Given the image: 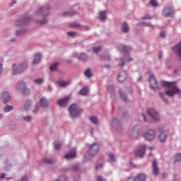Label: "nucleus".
I'll return each mask as SVG.
<instances>
[{
  "instance_id": "nucleus-1",
  "label": "nucleus",
  "mask_w": 181,
  "mask_h": 181,
  "mask_svg": "<svg viewBox=\"0 0 181 181\" xmlns=\"http://www.w3.org/2000/svg\"><path fill=\"white\" fill-rule=\"evenodd\" d=\"M162 84L164 87L168 88V90H165V94L169 97H173L175 94H179L180 93V89L176 86V83L175 82L163 81Z\"/></svg>"
},
{
  "instance_id": "nucleus-2",
  "label": "nucleus",
  "mask_w": 181,
  "mask_h": 181,
  "mask_svg": "<svg viewBox=\"0 0 181 181\" xmlns=\"http://www.w3.org/2000/svg\"><path fill=\"white\" fill-rule=\"evenodd\" d=\"M28 69V64L26 62H22L18 65L13 64L11 66V74H21L26 71Z\"/></svg>"
},
{
  "instance_id": "nucleus-3",
  "label": "nucleus",
  "mask_w": 181,
  "mask_h": 181,
  "mask_svg": "<svg viewBox=\"0 0 181 181\" xmlns=\"http://www.w3.org/2000/svg\"><path fill=\"white\" fill-rule=\"evenodd\" d=\"M98 151H100V145L97 143H94L93 145L90 146L88 155V156H94V155L98 153Z\"/></svg>"
},
{
  "instance_id": "nucleus-4",
  "label": "nucleus",
  "mask_w": 181,
  "mask_h": 181,
  "mask_svg": "<svg viewBox=\"0 0 181 181\" xmlns=\"http://www.w3.org/2000/svg\"><path fill=\"white\" fill-rule=\"evenodd\" d=\"M81 110L78 109L77 105H71L69 107V112L73 118L78 117L81 114Z\"/></svg>"
},
{
  "instance_id": "nucleus-5",
  "label": "nucleus",
  "mask_w": 181,
  "mask_h": 181,
  "mask_svg": "<svg viewBox=\"0 0 181 181\" xmlns=\"http://www.w3.org/2000/svg\"><path fill=\"white\" fill-rule=\"evenodd\" d=\"M16 88L17 90H21L23 93L24 95H29L30 93V90L26 88V83L25 82H19L16 86Z\"/></svg>"
},
{
  "instance_id": "nucleus-6",
  "label": "nucleus",
  "mask_w": 181,
  "mask_h": 181,
  "mask_svg": "<svg viewBox=\"0 0 181 181\" xmlns=\"http://www.w3.org/2000/svg\"><path fill=\"white\" fill-rule=\"evenodd\" d=\"M147 113L150 117H151V118H153V119H155V121H159V115L158 114V112H156V110L154 109H148Z\"/></svg>"
},
{
  "instance_id": "nucleus-7",
  "label": "nucleus",
  "mask_w": 181,
  "mask_h": 181,
  "mask_svg": "<svg viewBox=\"0 0 181 181\" xmlns=\"http://www.w3.org/2000/svg\"><path fill=\"white\" fill-rule=\"evenodd\" d=\"M150 86L153 90H158V81L153 75H151L149 78Z\"/></svg>"
},
{
  "instance_id": "nucleus-8",
  "label": "nucleus",
  "mask_w": 181,
  "mask_h": 181,
  "mask_svg": "<svg viewBox=\"0 0 181 181\" xmlns=\"http://www.w3.org/2000/svg\"><path fill=\"white\" fill-rule=\"evenodd\" d=\"M155 130H149L147 133L144 134V138L147 141H152L155 138Z\"/></svg>"
},
{
  "instance_id": "nucleus-9",
  "label": "nucleus",
  "mask_w": 181,
  "mask_h": 181,
  "mask_svg": "<svg viewBox=\"0 0 181 181\" xmlns=\"http://www.w3.org/2000/svg\"><path fill=\"white\" fill-rule=\"evenodd\" d=\"M1 100L2 103L6 104V103L11 100V95H9V93L8 92H4L1 93Z\"/></svg>"
},
{
  "instance_id": "nucleus-10",
  "label": "nucleus",
  "mask_w": 181,
  "mask_h": 181,
  "mask_svg": "<svg viewBox=\"0 0 181 181\" xmlns=\"http://www.w3.org/2000/svg\"><path fill=\"white\" fill-rule=\"evenodd\" d=\"M173 50L181 59V41L175 47H173Z\"/></svg>"
},
{
  "instance_id": "nucleus-11",
  "label": "nucleus",
  "mask_w": 181,
  "mask_h": 181,
  "mask_svg": "<svg viewBox=\"0 0 181 181\" xmlns=\"http://www.w3.org/2000/svg\"><path fill=\"white\" fill-rule=\"evenodd\" d=\"M145 149H146V147L145 146H142L141 148L139 149L135 153V156L136 158H144V156L145 155Z\"/></svg>"
},
{
  "instance_id": "nucleus-12",
  "label": "nucleus",
  "mask_w": 181,
  "mask_h": 181,
  "mask_svg": "<svg viewBox=\"0 0 181 181\" xmlns=\"http://www.w3.org/2000/svg\"><path fill=\"white\" fill-rule=\"evenodd\" d=\"M30 21V17H26L23 20L16 21V25H17V26H24V25L29 23Z\"/></svg>"
},
{
  "instance_id": "nucleus-13",
  "label": "nucleus",
  "mask_w": 181,
  "mask_h": 181,
  "mask_svg": "<svg viewBox=\"0 0 181 181\" xmlns=\"http://www.w3.org/2000/svg\"><path fill=\"white\" fill-rule=\"evenodd\" d=\"M127 78H128V74L125 71H122L118 75V81L119 83H124Z\"/></svg>"
},
{
  "instance_id": "nucleus-14",
  "label": "nucleus",
  "mask_w": 181,
  "mask_h": 181,
  "mask_svg": "<svg viewBox=\"0 0 181 181\" xmlns=\"http://www.w3.org/2000/svg\"><path fill=\"white\" fill-rule=\"evenodd\" d=\"M69 100H70L69 96L64 98L58 100V104H59V105H60V107H66V105H67V104H69Z\"/></svg>"
},
{
  "instance_id": "nucleus-15",
  "label": "nucleus",
  "mask_w": 181,
  "mask_h": 181,
  "mask_svg": "<svg viewBox=\"0 0 181 181\" xmlns=\"http://www.w3.org/2000/svg\"><path fill=\"white\" fill-rule=\"evenodd\" d=\"M47 13H49V8L47 7H41L37 11V15L40 14V15H43L44 16H46Z\"/></svg>"
},
{
  "instance_id": "nucleus-16",
  "label": "nucleus",
  "mask_w": 181,
  "mask_h": 181,
  "mask_svg": "<svg viewBox=\"0 0 181 181\" xmlns=\"http://www.w3.org/2000/svg\"><path fill=\"white\" fill-rule=\"evenodd\" d=\"M153 173L156 176H158L159 173V168H158V161L156 160H155L153 162Z\"/></svg>"
},
{
  "instance_id": "nucleus-17",
  "label": "nucleus",
  "mask_w": 181,
  "mask_h": 181,
  "mask_svg": "<svg viewBox=\"0 0 181 181\" xmlns=\"http://www.w3.org/2000/svg\"><path fill=\"white\" fill-rule=\"evenodd\" d=\"M71 83V81H58L57 82V86L59 87H67L69 84Z\"/></svg>"
},
{
  "instance_id": "nucleus-18",
  "label": "nucleus",
  "mask_w": 181,
  "mask_h": 181,
  "mask_svg": "<svg viewBox=\"0 0 181 181\" xmlns=\"http://www.w3.org/2000/svg\"><path fill=\"white\" fill-rule=\"evenodd\" d=\"M40 60H42V54L40 53L35 54L34 60L33 62V64H37V63H39Z\"/></svg>"
},
{
  "instance_id": "nucleus-19",
  "label": "nucleus",
  "mask_w": 181,
  "mask_h": 181,
  "mask_svg": "<svg viewBox=\"0 0 181 181\" xmlns=\"http://www.w3.org/2000/svg\"><path fill=\"white\" fill-rule=\"evenodd\" d=\"M76 156V149L72 150L71 152L68 153L65 158L66 159H74V157Z\"/></svg>"
},
{
  "instance_id": "nucleus-20",
  "label": "nucleus",
  "mask_w": 181,
  "mask_h": 181,
  "mask_svg": "<svg viewBox=\"0 0 181 181\" xmlns=\"http://www.w3.org/2000/svg\"><path fill=\"white\" fill-rule=\"evenodd\" d=\"M43 163H47V165H53V163H56V161L52 158H45L42 159Z\"/></svg>"
},
{
  "instance_id": "nucleus-21",
  "label": "nucleus",
  "mask_w": 181,
  "mask_h": 181,
  "mask_svg": "<svg viewBox=\"0 0 181 181\" xmlns=\"http://www.w3.org/2000/svg\"><path fill=\"white\" fill-rule=\"evenodd\" d=\"M146 179V175L145 174H140L135 177L134 181H145Z\"/></svg>"
},
{
  "instance_id": "nucleus-22",
  "label": "nucleus",
  "mask_w": 181,
  "mask_h": 181,
  "mask_svg": "<svg viewBox=\"0 0 181 181\" xmlns=\"http://www.w3.org/2000/svg\"><path fill=\"white\" fill-rule=\"evenodd\" d=\"M40 104H41L42 107L46 108V107H48L49 105V102L47 101V100H46V98H42L40 100Z\"/></svg>"
},
{
  "instance_id": "nucleus-23",
  "label": "nucleus",
  "mask_w": 181,
  "mask_h": 181,
  "mask_svg": "<svg viewBox=\"0 0 181 181\" xmlns=\"http://www.w3.org/2000/svg\"><path fill=\"white\" fill-rule=\"evenodd\" d=\"M158 138L161 142H165V141H166V138H167L166 133H165V132H161V134L159 135Z\"/></svg>"
},
{
  "instance_id": "nucleus-24",
  "label": "nucleus",
  "mask_w": 181,
  "mask_h": 181,
  "mask_svg": "<svg viewBox=\"0 0 181 181\" xmlns=\"http://www.w3.org/2000/svg\"><path fill=\"white\" fill-rule=\"evenodd\" d=\"M87 93H88V87H83L79 92L81 95H87Z\"/></svg>"
},
{
  "instance_id": "nucleus-25",
  "label": "nucleus",
  "mask_w": 181,
  "mask_h": 181,
  "mask_svg": "<svg viewBox=\"0 0 181 181\" xmlns=\"http://www.w3.org/2000/svg\"><path fill=\"white\" fill-rule=\"evenodd\" d=\"M122 29H123V31L124 32V33H127L129 31V28H128V24H127V23H123L122 26Z\"/></svg>"
},
{
  "instance_id": "nucleus-26",
  "label": "nucleus",
  "mask_w": 181,
  "mask_h": 181,
  "mask_svg": "<svg viewBox=\"0 0 181 181\" xmlns=\"http://www.w3.org/2000/svg\"><path fill=\"white\" fill-rule=\"evenodd\" d=\"M59 66V62H55L52 65L50 66V70L51 71H54L55 70H57V66Z\"/></svg>"
},
{
  "instance_id": "nucleus-27",
  "label": "nucleus",
  "mask_w": 181,
  "mask_h": 181,
  "mask_svg": "<svg viewBox=\"0 0 181 181\" xmlns=\"http://www.w3.org/2000/svg\"><path fill=\"white\" fill-rule=\"evenodd\" d=\"M24 110H25V111L30 110V100L26 101L25 104L24 105Z\"/></svg>"
},
{
  "instance_id": "nucleus-28",
  "label": "nucleus",
  "mask_w": 181,
  "mask_h": 181,
  "mask_svg": "<svg viewBox=\"0 0 181 181\" xmlns=\"http://www.w3.org/2000/svg\"><path fill=\"white\" fill-rule=\"evenodd\" d=\"M85 76L86 77H88V78H90V77H93V73L91 72V71H90V69H88L86 71H85Z\"/></svg>"
},
{
  "instance_id": "nucleus-29",
  "label": "nucleus",
  "mask_w": 181,
  "mask_h": 181,
  "mask_svg": "<svg viewBox=\"0 0 181 181\" xmlns=\"http://www.w3.org/2000/svg\"><path fill=\"white\" fill-rule=\"evenodd\" d=\"M12 110H13V107L9 105H7L4 108V112H10V111H12Z\"/></svg>"
},
{
  "instance_id": "nucleus-30",
  "label": "nucleus",
  "mask_w": 181,
  "mask_h": 181,
  "mask_svg": "<svg viewBox=\"0 0 181 181\" xmlns=\"http://www.w3.org/2000/svg\"><path fill=\"white\" fill-rule=\"evenodd\" d=\"M100 16L101 21H105L106 16H107V13H105V11H101L100 13Z\"/></svg>"
},
{
  "instance_id": "nucleus-31",
  "label": "nucleus",
  "mask_w": 181,
  "mask_h": 181,
  "mask_svg": "<svg viewBox=\"0 0 181 181\" xmlns=\"http://www.w3.org/2000/svg\"><path fill=\"white\" fill-rule=\"evenodd\" d=\"M90 121L93 122V124H98V119L95 116L91 117Z\"/></svg>"
},
{
  "instance_id": "nucleus-32",
  "label": "nucleus",
  "mask_w": 181,
  "mask_h": 181,
  "mask_svg": "<svg viewBox=\"0 0 181 181\" xmlns=\"http://www.w3.org/2000/svg\"><path fill=\"white\" fill-rule=\"evenodd\" d=\"M120 49H122V52H129V50H131V48L129 47L124 45L122 46Z\"/></svg>"
},
{
  "instance_id": "nucleus-33",
  "label": "nucleus",
  "mask_w": 181,
  "mask_h": 181,
  "mask_svg": "<svg viewBox=\"0 0 181 181\" xmlns=\"http://www.w3.org/2000/svg\"><path fill=\"white\" fill-rule=\"evenodd\" d=\"M130 135H131L132 138H138L139 133H138V132H135V130H133L131 132Z\"/></svg>"
},
{
  "instance_id": "nucleus-34",
  "label": "nucleus",
  "mask_w": 181,
  "mask_h": 181,
  "mask_svg": "<svg viewBox=\"0 0 181 181\" xmlns=\"http://www.w3.org/2000/svg\"><path fill=\"white\" fill-rule=\"evenodd\" d=\"M101 49L102 47H93V52L94 53H100V52H101Z\"/></svg>"
},
{
  "instance_id": "nucleus-35",
  "label": "nucleus",
  "mask_w": 181,
  "mask_h": 181,
  "mask_svg": "<svg viewBox=\"0 0 181 181\" xmlns=\"http://www.w3.org/2000/svg\"><path fill=\"white\" fill-rule=\"evenodd\" d=\"M54 148H55L56 151H59V149H60L62 148V144H60L59 142H55Z\"/></svg>"
},
{
  "instance_id": "nucleus-36",
  "label": "nucleus",
  "mask_w": 181,
  "mask_h": 181,
  "mask_svg": "<svg viewBox=\"0 0 181 181\" xmlns=\"http://www.w3.org/2000/svg\"><path fill=\"white\" fill-rule=\"evenodd\" d=\"M168 11L170 12L165 14V18H168L169 16H173V11L172 9L168 8Z\"/></svg>"
},
{
  "instance_id": "nucleus-37",
  "label": "nucleus",
  "mask_w": 181,
  "mask_h": 181,
  "mask_svg": "<svg viewBox=\"0 0 181 181\" xmlns=\"http://www.w3.org/2000/svg\"><path fill=\"white\" fill-rule=\"evenodd\" d=\"M68 36H71V37H74V36H77V33L74 31H70L67 33Z\"/></svg>"
},
{
  "instance_id": "nucleus-38",
  "label": "nucleus",
  "mask_w": 181,
  "mask_h": 181,
  "mask_svg": "<svg viewBox=\"0 0 181 181\" xmlns=\"http://www.w3.org/2000/svg\"><path fill=\"white\" fill-rule=\"evenodd\" d=\"M181 160V154L178 153L175 156V162H180Z\"/></svg>"
},
{
  "instance_id": "nucleus-39",
  "label": "nucleus",
  "mask_w": 181,
  "mask_h": 181,
  "mask_svg": "<svg viewBox=\"0 0 181 181\" xmlns=\"http://www.w3.org/2000/svg\"><path fill=\"white\" fill-rule=\"evenodd\" d=\"M100 59L102 60H111V57H110L109 55L107 56L101 55Z\"/></svg>"
},
{
  "instance_id": "nucleus-40",
  "label": "nucleus",
  "mask_w": 181,
  "mask_h": 181,
  "mask_svg": "<svg viewBox=\"0 0 181 181\" xmlns=\"http://www.w3.org/2000/svg\"><path fill=\"white\" fill-rule=\"evenodd\" d=\"M79 60H82V62H86V60H87V57H86V54H81V55L79 57Z\"/></svg>"
},
{
  "instance_id": "nucleus-41",
  "label": "nucleus",
  "mask_w": 181,
  "mask_h": 181,
  "mask_svg": "<svg viewBox=\"0 0 181 181\" xmlns=\"http://www.w3.org/2000/svg\"><path fill=\"white\" fill-rule=\"evenodd\" d=\"M109 158L111 159V160H112V162H115V156L113 153H110Z\"/></svg>"
},
{
  "instance_id": "nucleus-42",
  "label": "nucleus",
  "mask_w": 181,
  "mask_h": 181,
  "mask_svg": "<svg viewBox=\"0 0 181 181\" xmlns=\"http://www.w3.org/2000/svg\"><path fill=\"white\" fill-rule=\"evenodd\" d=\"M34 83H36V84H42L43 83V78H38L34 80Z\"/></svg>"
},
{
  "instance_id": "nucleus-43",
  "label": "nucleus",
  "mask_w": 181,
  "mask_h": 181,
  "mask_svg": "<svg viewBox=\"0 0 181 181\" xmlns=\"http://www.w3.org/2000/svg\"><path fill=\"white\" fill-rule=\"evenodd\" d=\"M150 4L152 6H158V1L156 0H151Z\"/></svg>"
},
{
  "instance_id": "nucleus-44",
  "label": "nucleus",
  "mask_w": 181,
  "mask_h": 181,
  "mask_svg": "<svg viewBox=\"0 0 181 181\" xmlns=\"http://www.w3.org/2000/svg\"><path fill=\"white\" fill-rule=\"evenodd\" d=\"M39 110H40V106L36 105L35 110H33V114H37V112H39Z\"/></svg>"
},
{
  "instance_id": "nucleus-45",
  "label": "nucleus",
  "mask_w": 181,
  "mask_h": 181,
  "mask_svg": "<svg viewBox=\"0 0 181 181\" xmlns=\"http://www.w3.org/2000/svg\"><path fill=\"white\" fill-rule=\"evenodd\" d=\"M16 33L17 36H21V35H23V33H25V30H18Z\"/></svg>"
},
{
  "instance_id": "nucleus-46",
  "label": "nucleus",
  "mask_w": 181,
  "mask_h": 181,
  "mask_svg": "<svg viewBox=\"0 0 181 181\" xmlns=\"http://www.w3.org/2000/svg\"><path fill=\"white\" fill-rule=\"evenodd\" d=\"M119 94H120L121 98H122V100H124V101H126L127 100V97H125L124 95V94L122 93V92L121 90H119Z\"/></svg>"
},
{
  "instance_id": "nucleus-47",
  "label": "nucleus",
  "mask_w": 181,
  "mask_h": 181,
  "mask_svg": "<svg viewBox=\"0 0 181 181\" xmlns=\"http://www.w3.org/2000/svg\"><path fill=\"white\" fill-rule=\"evenodd\" d=\"M23 119H25V121H30V119H32V117L25 116V117H23Z\"/></svg>"
},
{
  "instance_id": "nucleus-48",
  "label": "nucleus",
  "mask_w": 181,
  "mask_h": 181,
  "mask_svg": "<svg viewBox=\"0 0 181 181\" xmlns=\"http://www.w3.org/2000/svg\"><path fill=\"white\" fill-rule=\"evenodd\" d=\"M160 36L161 37H165V36H166V33H165V32H161V33H160Z\"/></svg>"
},
{
  "instance_id": "nucleus-49",
  "label": "nucleus",
  "mask_w": 181,
  "mask_h": 181,
  "mask_svg": "<svg viewBox=\"0 0 181 181\" xmlns=\"http://www.w3.org/2000/svg\"><path fill=\"white\" fill-rule=\"evenodd\" d=\"M98 181H105V180L103 179V177L98 176Z\"/></svg>"
},
{
  "instance_id": "nucleus-50",
  "label": "nucleus",
  "mask_w": 181,
  "mask_h": 181,
  "mask_svg": "<svg viewBox=\"0 0 181 181\" xmlns=\"http://www.w3.org/2000/svg\"><path fill=\"white\" fill-rule=\"evenodd\" d=\"M65 15H67L68 16H73L74 13L69 12V13H66Z\"/></svg>"
},
{
  "instance_id": "nucleus-51",
  "label": "nucleus",
  "mask_w": 181,
  "mask_h": 181,
  "mask_svg": "<svg viewBox=\"0 0 181 181\" xmlns=\"http://www.w3.org/2000/svg\"><path fill=\"white\" fill-rule=\"evenodd\" d=\"M5 176H6L5 173H1L0 175V179H4Z\"/></svg>"
},
{
  "instance_id": "nucleus-52",
  "label": "nucleus",
  "mask_w": 181,
  "mask_h": 181,
  "mask_svg": "<svg viewBox=\"0 0 181 181\" xmlns=\"http://www.w3.org/2000/svg\"><path fill=\"white\" fill-rule=\"evenodd\" d=\"M121 60H122V64H119V66L120 67H122V66H124V65H125V62H124V61L122 60V59H121Z\"/></svg>"
},
{
  "instance_id": "nucleus-53",
  "label": "nucleus",
  "mask_w": 181,
  "mask_h": 181,
  "mask_svg": "<svg viewBox=\"0 0 181 181\" xmlns=\"http://www.w3.org/2000/svg\"><path fill=\"white\" fill-rule=\"evenodd\" d=\"M71 26H74L75 28H78L79 25L77 23H75L72 24Z\"/></svg>"
},
{
  "instance_id": "nucleus-54",
  "label": "nucleus",
  "mask_w": 181,
  "mask_h": 181,
  "mask_svg": "<svg viewBox=\"0 0 181 181\" xmlns=\"http://www.w3.org/2000/svg\"><path fill=\"white\" fill-rule=\"evenodd\" d=\"M21 181H28V177H23L22 178H21Z\"/></svg>"
},
{
  "instance_id": "nucleus-55",
  "label": "nucleus",
  "mask_w": 181,
  "mask_h": 181,
  "mask_svg": "<svg viewBox=\"0 0 181 181\" xmlns=\"http://www.w3.org/2000/svg\"><path fill=\"white\" fill-rule=\"evenodd\" d=\"M142 117H143V118H144L145 122H146V121H147V120H146V115L143 114V115H142Z\"/></svg>"
},
{
  "instance_id": "nucleus-56",
  "label": "nucleus",
  "mask_w": 181,
  "mask_h": 181,
  "mask_svg": "<svg viewBox=\"0 0 181 181\" xmlns=\"http://www.w3.org/2000/svg\"><path fill=\"white\" fill-rule=\"evenodd\" d=\"M100 168H103V165H97L96 166V170H98V169H100Z\"/></svg>"
},
{
  "instance_id": "nucleus-57",
  "label": "nucleus",
  "mask_w": 181,
  "mask_h": 181,
  "mask_svg": "<svg viewBox=\"0 0 181 181\" xmlns=\"http://www.w3.org/2000/svg\"><path fill=\"white\" fill-rule=\"evenodd\" d=\"M0 73H2V64L0 63Z\"/></svg>"
},
{
  "instance_id": "nucleus-58",
  "label": "nucleus",
  "mask_w": 181,
  "mask_h": 181,
  "mask_svg": "<svg viewBox=\"0 0 181 181\" xmlns=\"http://www.w3.org/2000/svg\"><path fill=\"white\" fill-rule=\"evenodd\" d=\"M160 95L161 98H163V96L165 95V93H160Z\"/></svg>"
},
{
  "instance_id": "nucleus-59",
  "label": "nucleus",
  "mask_w": 181,
  "mask_h": 181,
  "mask_svg": "<svg viewBox=\"0 0 181 181\" xmlns=\"http://www.w3.org/2000/svg\"><path fill=\"white\" fill-rule=\"evenodd\" d=\"M167 176H168V174H166V173L163 174V177H166Z\"/></svg>"
},
{
  "instance_id": "nucleus-60",
  "label": "nucleus",
  "mask_w": 181,
  "mask_h": 181,
  "mask_svg": "<svg viewBox=\"0 0 181 181\" xmlns=\"http://www.w3.org/2000/svg\"><path fill=\"white\" fill-rule=\"evenodd\" d=\"M144 19H151V17H149V16H145V17L144 18Z\"/></svg>"
},
{
  "instance_id": "nucleus-61",
  "label": "nucleus",
  "mask_w": 181,
  "mask_h": 181,
  "mask_svg": "<svg viewBox=\"0 0 181 181\" xmlns=\"http://www.w3.org/2000/svg\"><path fill=\"white\" fill-rule=\"evenodd\" d=\"M159 59H162V53H160L158 55Z\"/></svg>"
},
{
  "instance_id": "nucleus-62",
  "label": "nucleus",
  "mask_w": 181,
  "mask_h": 181,
  "mask_svg": "<svg viewBox=\"0 0 181 181\" xmlns=\"http://www.w3.org/2000/svg\"><path fill=\"white\" fill-rule=\"evenodd\" d=\"M104 67H106V69H110V65H105Z\"/></svg>"
},
{
  "instance_id": "nucleus-63",
  "label": "nucleus",
  "mask_w": 181,
  "mask_h": 181,
  "mask_svg": "<svg viewBox=\"0 0 181 181\" xmlns=\"http://www.w3.org/2000/svg\"><path fill=\"white\" fill-rule=\"evenodd\" d=\"M127 62H132V58L127 59Z\"/></svg>"
},
{
  "instance_id": "nucleus-64",
  "label": "nucleus",
  "mask_w": 181,
  "mask_h": 181,
  "mask_svg": "<svg viewBox=\"0 0 181 181\" xmlns=\"http://www.w3.org/2000/svg\"><path fill=\"white\" fill-rule=\"evenodd\" d=\"M12 4H16V0H12Z\"/></svg>"
}]
</instances>
